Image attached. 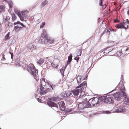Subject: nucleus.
Masks as SVG:
<instances>
[{
    "instance_id": "bb28decb",
    "label": "nucleus",
    "mask_w": 129,
    "mask_h": 129,
    "mask_svg": "<svg viewBox=\"0 0 129 129\" xmlns=\"http://www.w3.org/2000/svg\"><path fill=\"white\" fill-rule=\"evenodd\" d=\"M44 61V60L42 58H40L39 60L37 61V62L39 64H42Z\"/></svg>"
},
{
    "instance_id": "f704fd0d",
    "label": "nucleus",
    "mask_w": 129,
    "mask_h": 129,
    "mask_svg": "<svg viewBox=\"0 0 129 129\" xmlns=\"http://www.w3.org/2000/svg\"><path fill=\"white\" fill-rule=\"evenodd\" d=\"M72 93L71 92H66V97L68 96H69L71 94H72Z\"/></svg>"
},
{
    "instance_id": "1a4fd4ad",
    "label": "nucleus",
    "mask_w": 129,
    "mask_h": 129,
    "mask_svg": "<svg viewBox=\"0 0 129 129\" xmlns=\"http://www.w3.org/2000/svg\"><path fill=\"white\" fill-rule=\"evenodd\" d=\"M117 113H122L125 111V107L122 106L120 105L116 108L114 110Z\"/></svg>"
},
{
    "instance_id": "f257e3e1",
    "label": "nucleus",
    "mask_w": 129,
    "mask_h": 129,
    "mask_svg": "<svg viewBox=\"0 0 129 129\" xmlns=\"http://www.w3.org/2000/svg\"><path fill=\"white\" fill-rule=\"evenodd\" d=\"M27 70L34 77L36 81L39 80L38 70L35 68L34 65L32 63L29 64L27 66Z\"/></svg>"
},
{
    "instance_id": "c9c22d12",
    "label": "nucleus",
    "mask_w": 129,
    "mask_h": 129,
    "mask_svg": "<svg viewBox=\"0 0 129 129\" xmlns=\"http://www.w3.org/2000/svg\"><path fill=\"white\" fill-rule=\"evenodd\" d=\"M51 65L52 67L54 68H56L57 66V64H55L53 63H51Z\"/></svg>"
},
{
    "instance_id": "393cba45",
    "label": "nucleus",
    "mask_w": 129,
    "mask_h": 129,
    "mask_svg": "<svg viewBox=\"0 0 129 129\" xmlns=\"http://www.w3.org/2000/svg\"><path fill=\"white\" fill-rule=\"evenodd\" d=\"M106 96H100L99 97V100L101 102L102 101H104L106 99Z\"/></svg>"
},
{
    "instance_id": "69168bd1",
    "label": "nucleus",
    "mask_w": 129,
    "mask_h": 129,
    "mask_svg": "<svg viewBox=\"0 0 129 129\" xmlns=\"http://www.w3.org/2000/svg\"><path fill=\"white\" fill-rule=\"evenodd\" d=\"M100 18H98V20H100Z\"/></svg>"
},
{
    "instance_id": "f3484780",
    "label": "nucleus",
    "mask_w": 129,
    "mask_h": 129,
    "mask_svg": "<svg viewBox=\"0 0 129 129\" xmlns=\"http://www.w3.org/2000/svg\"><path fill=\"white\" fill-rule=\"evenodd\" d=\"M36 48V47L32 44H30L29 47L28 49H29L31 52L33 51V50L35 49Z\"/></svg>"
},
{
    "instance_id": "7c9ffc66",
    "label": "nucleus",
    "mask_w": 129,
    "mask_h": 129,
    "mask_svg": "<svg viewBox=\"0 0 129 129\" xmlns=\"http://www.w3.org/2000/svg\"><path fill=\"white\" fill-rule=\"evenodd\" d=\"M122 54L121 51H118L117 52V56H121Z\"/></svg>"
},
{
    "instance_id": "2f4dec72",
    "label": "nucleus",
    "mask_w": 129,
    "mask_h": 129,
    "mask_svg": "<svg viewBox=\"0 0 129 129\" xmlns=\"http://www.w3.org/2000/svg\"><path fill=\"white\" fill-rule=\"evenodd\" d=\"M66 92L62 93L60 94L61 96L63 98L66 97Z\"/></svg>"
},
{
    "instance_id": "423d86ee",
    "label": "nucleus",
    "mask_w": 129,
    "mask_h": 129,
    "mask_svg": "<svg viewBox=\"0 0 129 129\" xmlns=\"http://www.w3.org/2000/svg\"><path fill=\"white\" fill-rule=\"evenodd\" d=\"M114 90V89L112 90L110 92H109L108 93L106 94L108 96H106V99L104 101V102L106 104H111L112 103L114 102V100L113 97L111 96V95L109 96V94L111 92H112Z\"/></svg>"
},
{
    "instance_id": "58836bf2",
    "label": "nucleus",
    "mask_w": 129,
    "mask_h": 129,
    "mask_svg": "<svg viewBox=\"0 0 129 129\" xmlns=\"http://www.w3.org/2000/svg\"><path fill=\"white\" fill-rule=\"evenodd\" d=\"M13 24L12 23L9 22L8 24V26L9 28H11L12 27Z\"/></svg>"
},
{
    "instance_id": "5701e85b",
    "label": "nucleus",
    "mask_w": 129,
    "mask_h": 129,
    "mask_svg": "<svg viewBox=\"0 0 129 129\" xmlns=\"http://www.w3.org/2000/svg\"><path fill=\"white\" fill-rule=\"evenodd\" d=\"M52 100L54 101H58L60 100V99L59 98L58 96H57L52 97Z\"/></svg>"
},
{
    "instance_id": "a878e982",
    "label": "nucleus",
    "mask_w": 129,
    "mask_h": 129,
    "mask_svg": "<svg viewBox=\"0 0 129 129\" xmlns=\"http://www.w3.org/2000/svg\"><path fill=\"white\" fill-rule=\"evenodd\" d=\"M48 3V1L47 0H45L43 1L41 4V6L42 7H44Z\"/></svg>"
},
{
    "instance_id": "9d476101",
    "label": "nucleus",
    "mask_w": 129,
    "mask_h": 129,
    "mask_svg": "<svg viewBox=\"0 0 129 129\" xmlns=\"http://www.w3.org/2000/svg\"><path fill=\"white\" fill-rule=\"evenodd\" d=\"M58 104L60 109L62 111H64L65 110L66 107L65 104L63 101H61L58 103Z\"/></svg>"
},
{
    "instance_id": "e433bc0d",
    "label": "nucleus",
    "mask_w": 129,
    "mask_h": 129,
    "mask_svg": "<svg viewBox=\"0 0 129 129\" xmlns=\"http://www.w3.org/2000/svg\"><path fill=\"white\" fill-rule=\"evenodd\" d=\"M65 70L64 69H61L60 70V72L62 76L64 75V71Z\"/></svg>"
},
{
    "instance_id": "8fccbe9b",
    "label": "nucleus",
    "mask_w": 129,
    "mask_h": 129,
    "mask_svg": "<svg viewBox=\"0 0 129 129\" xmlns=\"http://www.w3.org/2000/svg\"><path fill=\"white\" fill-rule=\"evenodd\" d=\"M99 113H95L94 114H92L91 115V116H93L94 115H97Z\"/></svg>"
},
{
    "instance_id": "39448f33",
    "label": "nucleus",
    "mask_w": 129,
    "mask_h": 129,
    "mask_svg": "<svg viewBox=\"0 0 129 129\" xmlns=\"http://www.w3.org/2000/svg\"><path fill=\"white\" fill-rule=\"evenodd\" d=\"M87 86V84L86 81H84L82 83H81L76 88H80V92L81 95L82 96L85 93V88Z\"/></svg>"
},
{
    "instance_id": "4be33fe9",
    "label": "nucleus",
    "mask_w": 129,
    "mask_h": 129,
    "mask_svg": "<svg viewBox=\"0 0 129 129\" xmlns=\"http://www.w3.org/2000/svg\"><path fill=\"white\" fill-rule=\"evenodd\" d=\"M47 43L51 44L53 43V40L52 39L48 38L47 37Z\"/></svg>"
},
{
    "instance_id": "ea45409f",
    "label": "nucleus",
    "mask_w": 129,
    "mask_h": 129,
    "mask_svg": "<svg viewBox=\"0 0 129 129\" xmlns=\"http://www.w3.org/2000/svg\"><path fill=\"white\" fill-rule=\"evenodd\" d=\"M72 111V109H67L66 110V113H67L68 112H70Z\"/></svg>"
},
{
    "instance_id": "4468645a",
    "label": "nucleus",
    "mask_w": 129,
    "mask_h": 129,
    "mask_svg": "<svg viewBox=\"0 0 129 129\" xmlns=\"http://www.w3.org/2000/svg\"><path fill=\"white\" fill-rule=\"evenodd\" d=\"M80 88L77 89H75L74 90H72L71 91V92L73 94L76 96H78L80 93Z\"/></svg>"
},
{
    "instance_id": "c756f323",
    "label": "nucleus",
    "mask_w": 129,
    "mask_h": 129,
    "mask_svg": "<svg viewBox=\"0 0 129 129\" xmlns=\"http://www.w3.org/2000/svg\"><path fill=\"white\" fill-rule=\"evenodd\" d=\"M16 65L17 66H20L21 63V62L19 60L17 61H16Z\"/></svg>"
},
{
    "instance_id": "c85d7f7f",
    "label": "nucleus",
    "mask_w": 129,
    "mask_h": 129,
    "mask_svg": "<svg viewBox=\"0 0 129 129\" xmlns=\"http://www.w3.org/2000/svg\"><path fill=\"white\" fill-rule=\"evenodd\" d=\"M12 20L14 21L15 19H16V17L15 15V14L14 13H12Z\"/></svg>"
},
{
    "instance_id": "4d7b16f0",
    "label": "nucleus",
    "mask_w": 129,
    "mask_h": 129,
    "mask_svg": "<svg viewBox=\"0 0 129 129\" xmlns=\"http://www.w3.org/2000/svg\"><path fill=\"white\" fill-rule=\"evenodd\" d=\"M123 75H121V80H123Z\"/></svg>"
},
{
    "instance_id": "0eeeda50",
    "label": "nucleus",
    "mask_w": 129,
    "mask_h": 129,
    "mask_svg": "<svg viewBox=\"0 0 129 129\" xmlns=\"http://www.w3.org/2000/svg\"><path fill=\"white\" fill-rule=\"evenodd\" d=\"M121 94H121L120 92H118L114 94L113 95L112 94V96L113 97L114 100L117 101L116 104H118L121 102H119H119H117L121 100V99H122L121 97H122Z\"/></svg>"
},
{
    "instance_id": "72a5a7b5",
    "label": "nucleus",
    "mask_w": 129,
    "mask_h": 129,
    "mask_svg": "<svg viewBox=\"0 0 129 129\" xmlns=\"http://www.w3.org/2000/svg\"><path fill=\"white\" fill-rule=\"evenodd\" d=\"M45 22H43L40 25V27L41 28H43V27L44 26L45 24Z\"/></svg>"
},
{
    "instance_id": "864d4df0",
    "label": "nucleus",
    "mask_w": 129,
    "mask_h": 129,
    "mask_svg": "<svg viewBox=\"0 0 129 129\" xmlns=\"http://www.w3.org/2000/svg\"><path fill=\"white\" fill-rule=\"evenodd\" d=\"M126 21L127 22V23L128 24V25H129V20L128 19H126V20H124V21Z\"/></svg>"
},
{
    "instance_id": "f03ea898",
    "label": "nucleus",
    "mask_w": 129,
    "mask_h": 129,
    "mask_svg": "<svg viewBox=\"0 0 129 129\" xmlns=\"http://www.w3.org/2000/svg\"><path fill=\"white\" fill-rule=\"evenodd\" d=\"M89 105L87 104V99L86 98L84 99L83 101L81 103H79L77 107L78 108L77 110L74 111V112L81 113L84 112V109L85 108H88Z\"/></svg>"
},
{
    "instance_id": "a18cd8bd",
    "label": "nucleus",
    "mask_w": 129,
    "mask_h": 129,
    "mask_svg": "<svg viewBox=\"0 0 129 129\" xmlns=\"http://www.w3.org/2000/svg\"><path fill=\"white\" fill-rule=\"evenodd\" d=\"M111 31V29L110 28H108V29L107 30V33L109 35L110 32Z\"/></svg>"
},
{
    "instance_id": "09e8293b",
    "label": "nucleus",
    "mask_w": 129,
    "mask_h": 129,
    "mask_svg": "<svg viewBox=\"0 0 129 129\" xmlns=\"http://www.w3.org/2000/svg\"><path fill=\"white\" fill-rule=\"evenodd\" d=\"M79 56H78V57L76 56V57H75L74 58V59L75 60H76L77 59L79 60Z\"/></svg>"
},
{
    "instance_id": "2eb2a0df",
    "label": "nucleus",
    "mask_w": 129,
    "mask_h": 129,
    "mask_svg": "<svg viewBox=\"0 0 129 129\" xmlns=\"http://www.w3.org/2000/svg\"><path fill=\"white\" fill-rule=\"evenodd\" d=\"M17 14L19 17L21 21H22L24 20V18L25 17V16L23 13H22L21 15L20 13L19 12Z\"/></svg>"
},
{
    "instance_id": "ddd939ff",
    "label": "nucleus",
    "mask_w": 129,
    "mask_h": 129,
    "mask_svg": "<svg viewBox=\"0 0 129 129\" xmlns=\"http://www.w3.org/2000/svg\"><path fill=\"white\" fill-rule=\"evenodd\" d=\"M45 37H41L39 40V42L40 43H41L43 44H45V43H47V40L46 38H45Z\"/></svg>"
},
{
    "instance_id": "dca6fc26",
    "label": "nucleus",
    "mask_w": 129,
    "mask_h": 129,
    "mask_svg": "<svg viewBox=\"0 0 129 129\" xmlns=\"http://www.w3.org/2000/svg\"><path fill=\"white\" fill-rule=\"evenodd\" d=\"M113 49L112 48L110 47H108L106 48H105L104 49V51H105L106 52H104L103 53H108L109 52L111 51Z\"/></svg>"
},
{
    "instance_id": "de8ad7c7",
    "label": "nucleus",
    "mask_w": 129,
    "mask_h": 129,
    "mask_svg": "<svg viewBox=\"0 0 129 129\" xmlns=\"http://www.w3.org/2000/svg\"><path fill=\"white\" fill-rule=\"evenodd\" d=\"M10 19V18L9 17L7 16V17L5 19V20H6L7 21H8L9 19Z\"/></svg>"
},
{
    "instance_id": "603ef678",
    "label": "nucleus",
    "mask_w": 129,
    "mask_h": 129,
    "mask_svg": "<svg viewBox=\"0 0 129 129\" xmlns=\"http://www.w3.org/2000/svg\"><path fill=\"white\" fill-rule=\"evenodd\" d=\"M15 12L17 14L19 12L18 10L16 9H15L14 10Z\"/></svg>"
},
{
    "instance_id": "b1692460",
    "label": "nucleus",
    "mask_w": 129,
    "mask_h": 129,
    "mask_svg": "<svg viewBox=\"0 0 129 129\" xmlns=\"http://www.w3.org/2000/svg\"><path fill=\"white\" fill-rule=\"evenodd\" d=\"M53 89V88L52 86L51 85L49 86V88H47V89L46 90V92H49L51 91Z\"/></svg>"
},
{
    "instance_id": "49530a36",
    "label": "nucleus",
    "mask_w": 129,
    "mask_h": 129,
    "mask_svg": "<svg viewBox=\"0 0 129 129\" xmlns=\"http://www.w3.org/2000/svg\"><path fill=\"white\" fill-rule=\"evenodd\" d=\"M119 22V20L118 19H115V20H114V22L115 23L118 22Z\"/></svg>"
},
{
    "instance_id": "338daca9",
    "label": "nucleus",
    "mask_w": 129,
    "mask_h": 129,
    "mask_svg": "<svg viewBox=\"0 0 129 129\" xmlns=\"http://www.w3.org/2000/svg\"><path fill=\"white\" fill-rule=\"evenodd\" d=\"M87 76H86V78H87Z\"/></svg>"
},
{
    "instance_id": "4c0bfd02",
    "label": "nucleus",
    "mask_w": 129,
    "mask_h": 129,
    "mask_svg": "<svg viewBox=\"0 0 129 129\" xmlns=\"http://www.w3.org/2000/svg\"><path fill=\"white\" fill-rule=\"evenodd\" d=\"M72 55L71 54L70 55V56H69L68 57V60L70 61H71L72 59Z\"/></svg>"
},
{
    "instance_id": "473e14b6",
    "label": "nucleus",
    "mask_w": 129,
    "mask_h": 129,
    "mask_svg": "<svg viewBox=\"0 0 129 129\" xmlns=\"http://www.w3.org/2000/svg\"><path fill=\"white\" fill-rule=\"evenodd\" d=\"M82 51L81 50H80L78 51L77 53V56H81V54Z\"/></svg>"
},
{
    "instance_id": "6ab92c4d",
    "label": "nucleus",
    "mask_w": 129,
    "mask_h": 129,
    "mask_svg": "<svg viewBox=\"0 0 129 129\" xmlns=\"http://www.w3.org/2000/svg\"><path fill=\"white\" fill-rule=\"evenodd\" d=\"M41 37H44L46 38L48 37V36L47 35L46 32V30H43V31L42 33L41 34Z\"/></svg>"
},
{
    "instance_id": "79ce46f5",
    "label": "nucleus",
    "mask_w": 129,
    "mask_h": 129,
    "mask_svg": "<svg viewBox=\"0 0 129 129\" xmlns=\"http://www.w3.org/2000/svg\"><path fill=\"white\" fill-rule=\"evenodd\" d=\"M103 1L102 0H99V5L100 6H102L103 5Z\"/></svg>"
},
{
    "instance_id": "6e6d98bb",
    "label": "nucleus",
    "mask_w": 129,
    "mask_h": 129,
    "mask_svg": "<svg viewBox=\"0 0 129 129\" xmlns=\"http://www.w3.org/2000/svg\"><path fill=\"white\" fill-rule=\"evenodd\" d=\"M129 49V47L128 46V47H127L126 49H125V51H127Z\"/></svg>"
},
{
    "instance_id": "cd10ccee",
    "label": "nucleus",
    "mask_w": 129,
    "mask_h": 129,
    "mask_svg": "<svg viewBox=\"0 0 129 129\" xmlns=\"http://www.w3.org/2000/svg\"><path fill=\"white\" fill-rule=\"evenodd\" d=\"M10 34V32H8V33L5 36V39L6 40L9 38Z\"/></svg>"
},
{
    "instance_id": "c03bdc74",
    "label": "nucleus",
    "mask_w": 129,
    "mask_h": 129,
    "mask_svg": "<svg viewBox=\"0 0 129 129\" xmlns=\"http://www.w3.org/2000/svg\"><path fill=\"white\" fill-rule=\"evenodd\" d=\"M20 22L19 21H17L16 22H15L14 23V24L15 25L16 24H20Z\"/></svg>"
},
{
    "instance_id": "052dcab7",
    "label": "nucleus",
    "mask_w": 129,
    "mask_h": 129,
    "mask_svg": "<svg viewBox=\"0 0 129 129\" xmlns=\"http://www.w3.org/2000/svg\"><path fill=\"white\" fill-rule=\"evenodd\" d=\"M103 51V50H101L100 52H99V53H101Z\"/></svg>"
},
{
    "instance_id": "0e129e2a",
    "label": "nucleus",
    "mask_w": 129,
    "mask_h": 129,
    "mask_svg": "<svg viewBox=\"0 0 129 129\" xmlns=\"http://www.w3.org/2000/svg\"><path fill=\"white\" fill-rule=\"evenodd\" d=\"M78 60V59H77V60H76V62H78V60Z\"/></svg>"
},
{
    "instance_id": "774afa93",
    "label": "nucleus",
    "mask_w": 129,
    "mask_h": 129,
    "mask_svg": "<svg viewBox=\"0 0 129 129\" xmlns=\"http://www.w3.org/2000/svg\"><path fill=\"white\" fill-rule=\"evenodd\" d=\"M38 101L39 102H40L39 101V100H38Z\"/></svg>"
},
{
    "instance_id": "13d9d810",
    "label": "nucleus",
    "mask_w": 129,
    "mask_h": 129,
    "mask_svg": "<svg viewBox=\"0 0 129 129\" xmlns=\"http://www.w3.org/2000/svg\"><path fill=\"white\" fill-rule=\"evenodd\" d=\"M2 26L1 24H0V31L2 29Z\"/></svg>"
},
{
    "instance_id": "7ed1b4c3",
    "label": "nucleus",
    "mask_w": 129,
    "mask_h": 129,
    "mask_svg": "<svg viewBox=\"0 0 129 129\" xmlns=\"http://www.w3.org/2000/svg\"><path fill=\"white\" fill-rule=\"evenodd\" d=\"M122 81H120L119 84L116 87V89H118L119 88H120V91L121 93H122V95L123 97L124 98L125 101H124V103L127 105H129V98L127 97V95L125 92V88L124 87L123 88H121L120 87V84L121 85H122L123 86L124 85L122 84Z\"/></svg>"
},
{
    "instance_id": "680f3d73",
    "label": "nucleus",
    "mask_w": 129,
    "mask_h": 129,
    "mask_svg": "<svg viewBox=\"0 0 129 129\" xmlns=\"http://www.w3.org/2000/svg\"><path fill=\"white\" fill-rule=\"evenodd\" d=\"M3 60H6V59H5L4 57H3Z\"/></svg>"
},
{
    "instance_id": "aec40b11",
    "label": "nucleus",
    "mask_w": 129,
    "mask_h": 129,
    "mask_svg": "<svg viewBox=\"0 0 129 129\" xmlns=\"http://www.w3.org/2000/svg\"><path fill=\"white\" fill-rule=\"evenodd\" d=\"M6 2L7 1L8 4L9 6V7L11 8H12L13 7V4L12 2L11 1H7V0H4Z\"/></svg>"
},
{
    "instance_id": "bf43d9fd",
    "label": "nucleus",
    "mask_w": 129,
    "mask_h": 129,
    "mask_svg": "<svg viewBox=\"0 0 129 129\" xmlns=\"http://www.w3.org/2000/svg\"><path fill=\"white\" fill-rule=\"evenodd\" d=\"M105 31H106V30H105L103 32V33L102 34V36L103 35V34H104L105 33Z\"/></svg>"
},
{
    "instance_id": "412c9836",
    "label": "nucleus",
    "mask_w": 129,
    "mask_h": 129,
    "mask_svg": "<svg viewBox=\"0 0 129 129\" xmlns=\"http://www.w3.org/2000/svg\"><path fill=\"white\" fill-rule=\"evenodd\" d=\"M23 27H22L18 25L15 26L14 27V29L15 31H17L21 29Z\"/></svg>"
},
{
    "instance_id": "5fc2aeb1",
    "label": "nucleus",
    "mask_w": 129,
    "mask_h": 129,
    "mask_svg": "<svg viewBox=\"0 0 129 129\" xmlns=\"http://www.w3.org/2000/svg\"><path fill=\"white\" fill-rule=\"evenodd\" d=\"M71 62V61H70L68 60L67 62V65H69L70 63Z\"/></svg>"
},
{
    "instance_id": "20e7f679",
    "label": "nucleus",
    "mask_w": 129,
    "mask_h": 129,
    "mask_svg": "<svg viewBox=\"0 0 129 129\" xmlns=\"http://www.w3.org/2000/svg\"><path fill=\"white\" fill-rule=\"evenodd\" d=\"M99 99L97 98H93L87 101L88 105H89L88 108H91L92 106L96 107L99 106Z\"/></svg>"
},
{
    "instance_id": "f8f14e48",
    "label": "nucleus",
    "mask_w": 129,
    "mask_h": 129,
    "mask_svg": "<svg viewBox=\"0 0 129 129\" xmlns=\"http://www.w3.org/2000/svg\"><path fill=\"white\" fill-rule=\"evenodd\" d=\"M47 104L48 106L51 107H55L58 108V105L57 104L54 103V102L50 101L47 102Z\"/></svg>"
},
{
    "instance_id": "9b49d317",
    "label": "nucleus",
    "mask_w": 129,
    "mask_h": 129,
    "mask_svg": "<svg viewBox=\"0 0 129 129\" xmlns=\"http://www.w3.org/2000/svg\"><path fill=\"white\" fill-rule=\"evenodd\" d=\"M40 91V95H41L43 94H45L46 93V90L45 89L44 87L42 86V83L41 84Z\"/></svg>"
},
{
    "instance_id": "3c124183",
    "label": "nucleus",
    "mask_w": 129,
    "mask_h": 129,
    "mask_svg": "<svg viewBox=\"0 0 129 129\" xmlns=\"http://www.w3.org/2000/svg\"><path fill=\"white\" fill-rule=\"evenodd\" d=\"M20 24L22 26V27H25V26L24 25L23 23H22L20 22Z\"/></svg>"
},
{
    "instance_id": "a211bd4d",
    "label": "nucleus",
    "mask_w": 129,
    "mask_h": 129,
    "mask_svg": "<svg viewBox=\"0 0 129 129\" xmlns=\"http://www.w3.org/2000/svg\"><path fill=\"white\" fill-rule=\"evenodd\" d=\"M82 77V76L78 75L76 78L77 82L78 84H79L81 82V78Z\"/></svg>"
},
{
    "instance_id": "6e6552de",
    "label": "nucleus",
    "mask_w": 129,
    "mask_h": 129,
    "mask_svg": "<svg viewBox=\"0 0 129 129\" xmlns=\"http://www.w3.org/2000/svg\"><path fill=\"white\" fill-rule=\"evenodd\" d=\"M128 26V24L126 21H124V22L121 23L120 24H117L116 27L118 28H124L126 29Z\"/></svg>"
},
{
    "instance_id": "37998d69",
    "label": "nucleus",
    "mask_w": 129,
    "mask_h": 129,
    "mask_svg": "<svg viewBox=\"0 0 129 129\" xmlns=\"http://www.w3.org/2000/svg\"><path fill=\"white\" fill-rule=\"evenodd\" d=\"M103 113H104L106 114H110L111 113V112L109 111H105L103 112Z\"/></svg>"
},
{
    "instance_id": "e2e57ef3",
    "label": "nucleus",
    "mask_w": 129,
    "mask_h": 129,
    "mask_svg": "<svg viewBox=\"0 0 129 129\" xmlns=\"http://www.w3.org/2000/svg\"><path fill=\"white\" fill-rule=\"evenodd\" d=\"M2 55H3V57H4V56H5L4 54H3Z\"/></svg>"
},
{
    "instance_id": "a19ab883",
    "label": "nucleus",
    "mask_w": 129,
    "mask_h": 129,
    "mask_svg": "<svg viewBox=\"0 0 129 129\" xmlns=\"http://www.w3.org/2000/svg\"><path fill=\"white\" fill-rule=\"evenodd\" d=\"M9 53L11 55V58L12 59H13V53L12 52H9Z\"/></svg>"
}]
</instances>
